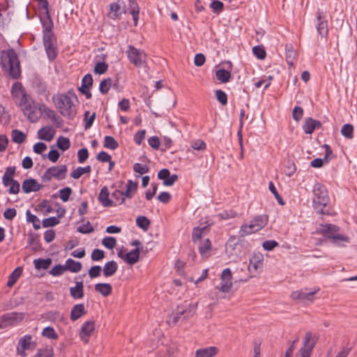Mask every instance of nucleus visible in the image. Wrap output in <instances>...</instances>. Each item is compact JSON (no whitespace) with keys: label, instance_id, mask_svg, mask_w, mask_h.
<instances>
[{"label":"nucleus","instance_id":"f257e3e1","mask_svg":"<svg viewBox=\"0 0 357 357\" xmlns=\"http://www.w3.org/2000/svg\"><path fill=\"white\" fill-rule=\"evenodd\" d=\"M74 98H76L75 95L73 92L68 91L66 93L54 95L52 96V101L62 116L67 118H73L76 114L73 102Z\"/></svg>","mask_w":357,"mask_h":357},{"label":"nucleus","instance_id":"f03ea898","mask_svg":"<svg viewBox=\"0 0 357 357\" xmlns=\"http://www.w3.org/2000/svg\"><path fill=\"white\" fill-rule=\"evenodd\" d=\"M317 233L331 239L333 243L337 245L342 246L344 245L343 243L349 242V238L339 234V227L334 225L326 224L321 225L317 229Z\"/></svg>","mask_w":357,"mask_h":357},{"label":"nucleus","instance_id":"7ed1b4c3","mask_svg":"<svg viewBox=\"0 0 357 357\" xmlns=\"http://www.w3.org/2000/svg\"><path fill=\"white\" fill-rule=\"evenodd\" d=\"M268 218L266 215L255 216L249 223L242 225L239 230L241 236H245L263 229L267 224Z\"/></svg>","mask_w":357,"mask_h":357},{"label":"nucleus","instance_id":"20e7f679","mask_svg":"<svg viewBox=\"0 0 357 357\" xmlns=\"http://www.w3.org/2000/svg\"><path fill=\"white\" fill-rule=\"evenodd\" d=\"M329 202V197L326 188L321 183H316L313 188L312 202L314 208L318 213H324V207Z\"/></svg>","mask_w":357,"mask_h":357},{"label":"nucleus","instance_id":"39448f33","mask_svg":"<svg viewBox=\"0 0 357 357\" xmlns=\"http://www.w3.org/2000/svg\"><path fill=\"white\" fill-rule=\"evenodd\" d=\"M197 304L184 303L178 305L176 312L171 314L167 322L169 324H176L181 319H188L192 317L196 310Z\"/></svg>","mask_w":357,"mask_h":357},{"label":"nucleus","instance_id":"423d86ee","mask_svg":"<svg viewBox=\"0 0 357 357\" xmlns=\"http://www.w3.org/2000/svg\"><path fill=\"white\" fill-rule=\"evenodd\" d=\"M126 54L130 62L137 68H143L146 66L147 55L144 50L129 45Z\"/></svg>","mask_w":357,"mask_h":357},{"label":"nucleus","instance_id":"0eeeda50","mask_svg":"<svg viewBox=\"0 0 357 357\" xmlns=\"http://www.w3.org/2000/svg\"><path fill=\"white\" fill-rule=\"evenodd\" d=\"M243 244L236 236H230L225 245V252L229 258L236 260L242 253Z\"/></svg>","mask_w":357,"mask_h":357},{"label":"nucleus","instance_id":"6e6552de","mask_svg":"<svg viewBox=\"0 0 357 357\" xmlns=\"http://www.w3.org/2000/svg\"><path fill=\"white\" fill-rule=\"evenodd\" d=\"M37 346V342L33 340L31 335H25L20 337L16 347V354L20 357H26L27 350H33Z\"/></svg>","mask_w":357,"mask_h":357},{"label":"nucleus","instance_id":"1a4fd4ad","mask_svg":"<svg viewBox=\"0 0 357 357\" xmlns=\"http://www.w3.org/2000/svg\"><path fill=\"white\" fill-rule=\"evenodd\" d=\"M43 44L49 60H54L57 56L58 52L56 40L54 34L47 33L46 35L43 36Z\"/></svg>","mask_w":357,"mask_h":357},{"label":"nucleus","instance_id":"9d476101","mask_svg":"<svg viewBox=\"0 0 357 357\" xmlns=\"http://www.w3.org/2000/svg\"><path fill=\"white\" fill-rule=\"evenodd\" d=\"M6 57L9 66V74L15 79L17 78L20 75V67L17 54L13 50H9Z\"/></svg>","mask_w":357,"mask_h":357},{"label":"nucleus","instance_id":"9b49d317","mask_svg":"<svg viewBox=\"0 0 357 357\" xmlns=\"http://www.w3.org/2000/svg\"><path fill=\"white\" fill-rule=\"evenodd\" d=\"M67 168L66 165L59 167H52L48 168L42 176V180L45 182L50 181L52 178L57 180L63 179L66 177Z\"/></svg>","mask_w":357,"mask_h":357},{"label":"nucleus","instance_id":"f8f14e48","mask_svg":"<svg viewBox=\"0 0 357 357\" xmlns=\"http://www.w3.org/2000/svg\"><path fill=\"white\" fill-rule=\"evenodd\" d=\"M316 335H312L310 332L306 333L303 346L300 349L297 357H310L312 350L317 342Z\"/></svg>","mask_w":357,"mask_h":357},{"label":"nucleus","instance_id":"ddd939ff","mask_svg":"<svg viewBox=\"0 0 357 357\" xmlns=\"http://www.w3.org/2000/svg\"><path fill=\"white\" fill-rule=\"evenodd\" d=\"M233 286L232 274L229 268L224 269L220 275V282L215 286V289L222 293H228Z\"/></svg>","mask_w":357,"mask_h":357},{"label":"nucleus","instance_id":"4468645a","mask_svg":"<svg viewBox=\"0 0 357 357\" xmlns=\"http://www.w3.org/2000/svg\"><path fill=\"white\" fill-rule=\"evenodd\" d=\"M319 290V288H314L312 291H309L307 289L295 291L291 293V298L293 300H301L306 304L312 303L314 300V294L318 292Z\"/></svg>","mask_w":357,"mask_h":357},{"label":"nucleus","instance_id":"2eb2a0df","mask_svg":"<svg viewBox=\"0 0 357 357\" xmlns=\"http://www.w3.org/2000/svg\"><path fill=\"white\" fill-rule=\"evenodd\" d=\"M264 257L261 254L255 255L250 259L248 267L250 278L257 276L263 268Z\"/></svg>","mask_w":357,"mask_h":357},{"label":"nucleus","instance_id":"dca6fc26","mask_svg":"<svg viewBox=\"0 0 357 357\" xmlns=\"http://www.w3.org/2000/svg\"><path fill=\"white\" fill-rule=\"evenodd\" d=\"M95 331V322L93 321H85L79 332V337L81 340L84 343L87 344L89 341V337L93 335Z\"/></svg>","mask_w":357,"mask_h":357},{"label":"nucleus","instance_id":"f3484780","mask_svg":"<svg viewBox=\"0 0 357 357\" xmlns=\"http://www.w3.org/2000/svg\"><path fill=\"white\" fill-rule=\"evenodd\" d=\"M7 327H10L18 324L24 318L23 312H12L3 314Z\"/></svg>","mask_w":357,"mask_h":357},{"label":"nucleus","instance_id":"a211bd4d","mask_svg":"<svg viewBox=\"0 0 357 357\" xmlns=\"http://www.w3.org/2000/svg\"><path fill=\"white\" fill-rule=\"evenodd\" d=\"M38 110V107L32 102L30 105L26 106L22 112L31 122L35 123L40 119V112Z\"/></svg>","mask_w":357,"mask_h":357},{"label":"nucleus","instance_id":"6ab92c4d","mask_svg":"<svg viewBox=\"0 0 357 357\" xmlns=\"http://www.w3.org/2000/svg\"><path fill=\"white\" fill-rule=\"evenodd\" d=\"M198 250L203 259H207L211 255L212 244L209 238H206L198 243Z\"/></svg>","mask_w":357,"mask_h":357},{"label":"nucleus","instance_id":"aec40b11","mask_svg":"<svg viewBox=\"0 0 357 357\" xmlns=\"http://www.w3.org/2000/svg\"><path fill=\"white\" fill-rule=\"evenodd\" d=\"M38 109L40 111V113L44 114L53 123L56 124L57 126H59V117L56 114L55 112L53 109H50L45 104L39 105Z\"/></svg>","mask_w":357,"mask_h":357},{"label":"nucleus","instance_id":"412c9836","mask_svg":"<svg viewBox=\"0 0 357 357\" xmlns=\"http://www.w3.org/2000/svg\"><path fill=\"white\" fill-rule=\"evenodd\" d=\"M40 19L44 29L43 36L46 35L47 33H52V29L53 27V22L49 12L40 13Z\"/></svg>","mask_w":357,"mask_h":357},{"label":"nucleus","instance_id":"4be33fe9","mask_svg":"<svg viewBox=\"0 0 357 357\" xmlns=\"http://www.w3.org/2000/svg\"><path fill=\"white\" fill-rule=\"evenodd\" d=\"M56 131L52 126H45L38 131V137L40 139L50 142L55 135Z\"/></svg>","mask_w":357,"mask_h":357},{"label":"nucleus","instance_id":"5701e85b","mask_svg":"<svg viewBox=\"0 0 357 357\" xmlns=\"http://www.w3.org/2000/svg\"><path fill=\"white\" fill-rule=\"evenodd\" d=\"M22 190L25 193L36 192L40 189V185L33 178L25 179L22 183Z\"/></svg>","mask_w":357,"mask_h":357},{"label":"nucleus","instance_id":"b1692460","mask_svg":"<svg viewBox=\"0 0 357 357\" xmlns=\"http://www.w3.org/2000/svg\"><path fill=\"white\" fill-rule=\"evenodd\" d=\"M218 353L216 347L200 348L195 351V357H213Z\"/></svg>","mask_w":357,"mask_h":357},{"label":"nucleus","instance_id":"393cba45","mask_svg":"<svg viewBox=\"0 0 357 357\" xmlns=\"http://www.w3.org/2000/svg\"><path fill=\"white\" fill-rule=\"evenodd\" d=\"M317 18L318 23L317 24V30L321 37H326L328 34V23L327 21L321 16V13H317Z\"/></svg>","mask_w":357,"mask_h":357},{"label":"nucleus","instance_id":"a878e982","mask_svg":"<svg viewBox=\"0 0 357 357\" xmlns=\"http://www.w3.org/2000/svg\"><path fill=\"white\" fill-rule=\"evenodd\" d=\"M209 229L207 226L202 227H195L192 230V239L195 243H197L202 241L203 236H206L208 232Z\"/></svg>","mask_w":357,"mask_h":357},{"label":"nucleus","instance_id":"bb28decb","mask_svg":"<svg viewBox=\"0 0 357 357\" xmlns=\"http://www.w3.org/2000/svg\"><path fill=\"white\" fill-rule=\"evenodd\" d=\"M321 126L320 121L312 118H307L303 125V130L306 134H312L316 128H320Z\"/></svg>","mask_w":357,"mask_h":357},{"label":"nucleus","instance_id":"cd10ccee","mask_svg":"<svg viewBox=\"0 0 357 357\" xmlns=\"http://www.w3.org/2000/svg\"><path fill=\"white\" fill-rule=\"evenodd\" d=\"M70 296L75 299H79L84 296V284L82 281L76 282L75 287L69 289Z\"/></svg>","mask_w":357,"mask_h":357},{"label":"nucleus","instance_id":"c85d7f7f","mask_svg":"<svg viewBox=\"0 0 357 357\" xmlns=\"http://www.w3.org/2000/svg\"><path fill=\"white\" fill-rule=\"evenodd\" d=\"M84 304H77L74 305L70 312V319L76 321L86 314Z\"/></svg>","mask_w":357,"mask_h":357},{"label":"nucleus","instance_id":"c756f323","mask_svg":"<svg viewBox=\"0 0 357 357\" xmlns=\"http://www.w3.org/2000/svg\"><path fill=\"white\" fill-rule=\"evenodd\" d=\"M109 195L107 187L102 188L98 195V200L103 206L107 207L112 205V201L109 199Z\"/></svg>","mask_w":357,"mask_h":357},{"label":"nucleus","instance_id":"7c9ffc66","mask_svg":"<svg viewBox=\"0 0 357 357\" xmlns=\"http://www.w3.org/2000/svg\"><path fill=\"white\" fill-rule=\"evenodd\" d=\"M137 188L138 183L137 182H134L132 180H128L126 185V190L125 192H123L124 198H132L137 190Z\"/></svg>","mask_w":357,"mask_h":357},{"label":"nucleus","instance_id":"2f4dec72","mask_svg":"<svg viewBox=\"0 0 357 357\" xmlns=\"http://www.w3.org/2000/svg\"><path fill=\"white\" fill-rule=\"evenodd\" d=\"M94 288L97 292L105 297L110 295L112 291V285L109 283H98Z\"/></svg>","mask_w":357,"mask_h":357},{"label":"nucleus","instance_id":"473e14b6","mask_svg":"<svg viewBox=\"0 0 357 357\" xmlns=\"http://www.w3.org/2000/svg\"><path fill=\"white\" fill-rule=\"evenodd\" d=\"M118 265L116 261H110L107 263H105L102 271L103 275L105 277H109L113 275L117 271Z\"/></svg>","mask_w":357,"mask_h":357},{"label":"nucleus","instance_id":"72a5a7b5","mask_svg":"<svg viewBox=\"0 0 357 357\" xmlns=\"http://www.w3.org/2000/svg\"><path fill=\"white\" fill-rule=\"evenodd\" d=\"M139 257V248H137L125 255L124 260L128 264L137 263Z\"/></svg>","mask_w":357,"mask_h":357},{"label":"nucleus","instance_id":"f704fd0d","mask_svg":"<svg viewBox=\"0 0 357 357\" xmlns=\"http://www.w3.org/2000/svg\"><path fill=\"white\" fill-rule=\"evenodd\" d=\"M66 271L72 273H78L82 269V265L79 261H76L72 259H68L65 263Z\"/></svg>","mask_w":357,"mask_h":357},{"label":"nucleus","instance_id":"c9c22d12","mask_svg":"<svg viewBox=\"0 0 357 357\" xmlns=\"http://www.w3.org/2000/svg\"><path fill=\"white\" fill-rule=\"evenodd\" d=\"M109 10H110V12L108 14L109 17L113 20L119 18V17L121 16V15L123 13V9L120 6V5L116 2L112 3L110 4Z\"/></svg>","mask_w":357,"mask_h":357},{"label":"nucleus","instance_id":"e433bc0d","mask_svg":"<svg viewBox=\"0 0 357 357\" xmlns=\"http://www.w3.org/2000/svg\"><path fill=\"white\" fill-rule=\"evenodd\" d=\"M22 273V268L21 267H17L9 275L7 286L9 287H13L21 276Z\"/></svg>","mask_w":357,"mask_h":357},{"label":"nucleus","instance_id":"4c0bfd02","mask_svg":"<svg viewBox=\"0 0 357 357\" xmlns=\"http://www.w3.org/2000/svg\"><path fill=\"white\" fill-rule=\"evenodd\" d=\"M15 173V167H8L6 168L4 175L2 178V182L4 186L8 187V182H10V181L14 180L13 177L14 176Z\"/></svg>","mask_w":357,"mask_h":357},{"label":"nucleus","instance_id":"58836bf2","mask_svg":"<svg viewBox=\"0 0 357 357\" xmlns=\"http://www.w3.org/2000/svg\"><path fill=\"white\" fill-rule=\"evenodd\" d=\"M33 264L36 269H47L52 264V259H34Z\"/></svg>","mask_w":357,"mask_h":357},{"label":"nucleus","instance_id":"ea45409f","mask_svg":"<svg viewBox=\"0 0 357 357\" xmlns=\"http://www.w3.org/2000/svg\"><path fill=\"white\" fill-rule=\"evenodd\" d=\"M286 61L289 66H293L296 59V52L291 45H286Z\"/></svg>","mask_w":357,"mask_h":357},{"label":"nucleus","instance_id":"a19ab883","mask_svg":"<svg viewBox=\"0 0 357 357\" xmlns=\"http://www.w3.org/2000/svg\"><path fill=\"white\" fill-rule=\"evenodd\" d=\"M24 93V89L20 82H15L11 89V95L13 98H18L20 96H22Z\"/></svg>","mask_w":357,"mask_h":357},{"label":"nucleus","instance_id":"79ce46f5","mask_svg":"<svg viewBox=\"0 0 357 357\" xmlns=\"http://www.w3.org/2000/svg\"><path fill=\"white\" fill-rule=\"evenodd\" d=\"M91 171V168L89 165L84 167H79L70 174L72 178L75 179L79 178L84 174H88Z\"/></svg>","mask_w":357,"mask_h":357},{"label":"nucleus","instance_id":"37998d69","mask_svg":"<svg viewBox=\"0 0 357 357\" xmlns=\"http://www.w3.org/2000/svg\"><path fill=\"white\" fill-rule=\"evenodd\" d=\"M12 140L17 144H22L25 141L26 135L19 130H13L11 132Z\"/></svg>","mask_w":357,"mask_h":357},{"label":"nucleus","instance_id":"c03bdc74","mask_svg":"<svg viewBox=\"0 0 357 357\" xmlns=\"http://www.w3.org/2000/svg\"><path fill=\"white\" fill-rule=\"evenodd\" d=\"M215 75L217 79L223 83L228 82L231 77L230 72L225 69L218 70Z\"/></svg>","mask_w":357,"mask_h":357},{"label":"nucleus","instance_id":"a18cd8bd","mask_svg":"<svg viewBox=\"0 0 357 357\" xmlns=\"http://www.w3.org/2000/svg\"><path fill=\"white\" fill-rule=\"evenodd\" d=\"M56 145L59 149L65 151L70 148V142L68 138L60 136L57 139Z\"/></svg>","mask_w":357,"mask_h":357},{"label":"nucleus","instance_id":"49530a36","mask_svg":"<svg viewBox=\"0 0 357 357\" xmlns=\"http://www.w3.org/2000/svg\"><path fill=\"white\" fill-rule=\"evenodd\" d=\"M341 134L347 139L354 137V126L351 124H344L341 129Z\"/></svg>","mask_w":357,"mask_h":357},{"label":"nucleus","instance_id":"de8ad7c7","mask_svg":"<svg viewBox=\"0 0 357 357\" xmlns=\"http://www.w3.org/2000/svg\"><path fill=\"white\" fill-rule=\"evenodd\" d=\"M42 335L52 340H57L59 337L54 328L51 326L45 327L42 331Z\"/></svg>","mask_w":357,"mask_h":357},{"label":"nucleus","instance_id":"09e8293b","mask_svg":"<svg viewBox=\"0 0 357 357\" xmlns=\"http://www.w3.org/2000/svg\"><path fill=\"white\" fill-rule=\"evenodd\" d=\"M26 221L29 222H31L33 224V227L38 229L40 228V220L38 217L31 213L29 210H27L26 212Z\"/></svg>","mask_w":357,"mask_h":357},{"label":"nucleus","instance_id":"8fccbe9b","mask_svg":"<svg viewBox=\"0 0 357 357\" xmlns=\"http://www.w3.org/2000/svg\"><path fill=\"white\" fill-rule=\"evenodd\" d=\"M136 225L144 231H146L150 225L149 220L145 216H139L136 219Z\"/></svg>","mask_w":357,"mask_h":357},{"label":"nucleus","instance_id":"3c124183","mask_svg":"<svg viewBox=\"0 0 357 357\" xmlns=\"http://www.w3.org/2000/svg\"><path fill=\"white\" fill-rule=\"evenodd\" d=\"M104 146L111 150H115L119 144L113 137L106 136L104 139Z\"/></svg>","mask_w":357,"mask_h":357},{"label":"nucleus","instance_id":"603ef678","mask_svg":"<svg viewBox=\"0 0 357 357\" xmlns=\"http://www.w3.org/2000/svg\"><path fill=\"white\" fill-rule=\"evenodd\" d=\"M15 100L18 102V105L21 107L22 110H23L26 106H29L33 102L29 98L26 93L22 95V96H20L18 98H16Z\"/></svg>","mask_w":357,"mask_h":357},{"label":"nucleus","instance_id":"864d4df0","mask_svg":"<svg viewBox=\"0 0 357 357\" xmlns=\"http://www.w3.org/2000/svg\"><path fill=\"white\" fill-rule=\"evenodd\" d=\"M112 84V79L111 78H107V79H103L100 84V87H99L100 91L102 94H106L109 91Z\"/></svg>","mask_w":357,"mask_h":357},{"label":"nucleus","instance_id":"5fc2aeb1","mask_svg":"<svg viewBox=\"0 0 357 357\" xmlns=\"http://www.w3.org/2000/svg\"><path fill=\"white\" fill-rule=\"evenodd\" d=\"M95 118H96L95 112H93L92 114L90 115V112L89 111L85 112L84 121H85L84 128L86 130H88L91 127Z\"/></svg>","mask_w":357,"mask_h":357},{"label":"nucleus","instance_id":"6e6d98bb","mask_svg":"<svg viewBox=\"0 0 357 357\" xmlns=\"http://www.w3.org/2000/svg\"><path fill=\"white\" fill-rule=\"evenodd\" d=\"M102 244L108 249H113L116 244V240L112 236L105 237L102 240Z\"/></svg>","mask_w":357,"mask_h":357},{"label":"nucleus","instance_id":"4d7b16f0","mask_svg":"<svg viewBox=\"0 0 357 357\" xmlns=\"http://www.w3.org/2000/svg\"><path fill=\"white\" fill-rule=\"evenodd\" d=\"M252 52L259 59H264L266 56V51L262 46H255L252 48Z\"/></svg>","mask_w":357,"mask_h":357},{"label":"nucleus","instance_id":"13d9d810","mask_svg":"<svg viewBox=\"0 0 357 357\" xmlns=\"http://www.w3.org/2000/svg\"><path fill=\"white\" fill-rule=\"evenodd\" d=\"M130 3H131L130 4V6H131L130 13L132 15L135 25L136 26L137 24L139 10V7H138L137 4L135 1H131Z\"/></svg>","mask_w":357,"mask_h":357},{"label":"nucleus","instance_id":"bf43d9fd","mask_svg":"<svg viewBox=\"0 0 357 357\" xmlns=\"http://www.w3.org/2000/svg\"><path fill=\"white\" fill-rule=\"evenodd\" d=\"M108 68V65L105 62H98L94 67V73L96 74L102 75L104 74Z\"/></svg>","mask_w":357,"mask_h":357},{"label":"nucleus","instance_id":"052dcab7","mask_svg":"<svg viewBox=\"0 0 357 357\" xmlns=\"http://www.w3.org/2000/svg\"><path fill=\"white\" fill-rule=\"evenodd\" d=\"M72 193V189L69 187L64 188L59 190V197L60 199L66 202L69 199L70 195Z\"/></svg>","mask_w":357,"mask_h":357},{"label":"nucleus","instance_id":"680f3d73","mask_svg":"<svg viewBox=\"0 0 357 357\" xmlns=\"http://www.w3.org/2000/svg\"><path fill=\"white\" fill-rule=\"evenodd\" d=\"M65 265H56L54 266L50 271V274L53 276H59L61 275L66 271Z\"/></svg>","mask_w":357,"mask_h":357},{"label":"nucleus","instance_id":"e2e57ef3","mask_svg":"<svg viewBox=\"0 0 357 357\" xmlns=\"http://www.w3.org/2000/svg\"><path fill=\"white\" fill-rule=\"evenodd\" d=\"M59 223V220L56 217H50L43 220L44 227H54Z\"/></svg>","mask_w":357,"mask_h":357},{"label":"nucleus","instance_id":"0e129e2a","mask_svg":"<svg viewBox=\"0 0 357 357\" xmlns=\"http://www.w3.org/2000/svg\"><path fill=\"white\" fill-rule=\"evenodd\" d=\"M91 259L94 261H98L105 257V252L100 249H94L91 255Z\"/></svg>","mask_w":357,"mask_h":357},{"label":"nucleus","instance_id":"69168bd1","mask_svg":"<svg viewBox=\"0 0 357 357\" xmlns=\"http://www.w3.org/2000/svg\"><path fill=\"white\" fill-rule=\"evenodd\" d=\"M35 357H53V351L51 349H38Z\"/></svg>","mask_w":357,"mask_h":357},{"label":"nucleus","instance_id":"338daca9","mask_svg":"<svg viewBox=\"0 0 357 357\" xmlns=\"http://www.w3.org/2000/svg\"><path fill=\"white\" fill-rule=\"evenodd\" d=\"M77 231L82 234H89L93 231V227L88 221L86 223L79 226L77 227Z\"/></svg>","mask_w":357,"mask_h":357},{"label":"nucleus","instance_id":"774afa93","mask_svg":"<svg viewBox=\"0 0 357 357\" xmlns=\"http://www.w3.org/2000/svg\"><path fill=\"white\" fill-rule=\"evenodd\" d=\"M215 96L217 100L222 105H225L227 103V96L222 90H217L215 91Z\"/></svg>","mask_w":357,"mask_h":357}]
</instances>
